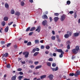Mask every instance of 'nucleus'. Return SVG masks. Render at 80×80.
<instances>
[{
  "label": "nucleus",
  "instance_id": "f257e3e1",
  "mask_svg": "<svg viewBox=\"0 0 80 80\" xmlns=\"http://www.w3.org/2000/svg\"><path fill=\"white\" fill-rule=\"evenodd\" d=\"M22 54L24 55L25 58H28L29 55V52H23Z\"/></svg>",
  "mask_w": 80,
  "mask_h": 80
},
{
  "label": "nucleus",
  "instance_id": "f03ea898",
  "mask_svg": "<svg viewBox=\"0 0 80 80\" xmlns=\"http://www.w3.org/2000/svg\"><path fill=\"white\" fill-rule=\"evenodd\" d=\"M65 18H66V16L65 15H62L61 16V18H60L61 21V22H63V21L65 19Z\"/></svg>",
  "mask_w": 80,
  "mask_h": 80
},
{
  "label": "nucleus",
  "instance_id": "7ed1b4c3",
  "mask_svg": "<svg viewBox=\"0 0 80 80\" xmlns=\"http://www.w3.org/2000/svg\"><path fill=\"white\" fill-rule=\"evenodd\" d=\"M37 28L35 30V32H37V31H38V33H39L41 30V27H40V26H38Z\"/></svg>",
  "mask_w": 80,
  "mask_h": 80
},
{
  "label": "nucleus",
  "instance_id": "20e7f679",
  "mask_svg": "<svg viewBox=\"0 0 80 80\" xmlns=\"http://www.w3.org/2000/svg\"><path fill=\"white\" fill-rule=\"evenodd\" d=\"M48 77L50 80H53V78L54 76L52 74H50L48 76Z\"/></svg>",
  "mask_w": 80,
  "mask_h": 80
},
{
  "label": "nucleus",
  "instance_id": "39448f33",
  "mask_svg": "<svg viewBox=\"0 0 80 80\" xmlns=\"http://www.w3.org/2000/svg\"><path fill=\"white\" fill-rule=\"evenodd\" d=\"M47 24V21L46 20L43 21L42 22V25L43 26H45Z\"/></svg>",
  "mask_w": 80,
  "mask_h": 80
},
{
  "label": "nucleus",
  "instance_id": "423d86ee",
  "mask_svg": "<svg viewBox=\"0 0 80 80\" xmlns=\"http://www.w3.org/2000/svg\"><path fill=\"white\" fill-rule=\"evenodd\" d=\"M72 53H74V54H77V53H78V51H77V50H76L75 49H72Z\"/></svg>",
  "mask_w": 80,
  "mask_h": 80
},
{
  "label": "nucleus",
  "instance_id": "0eeeda50",
  "mask_svg": "<svg viewBox=\"0 0 80 80\" xmlns=\"http://www.w3.org/2000/svg\"><path fill=\"white\" fill-rule=\"evenodd\" d=\"M8 53L6 52L5 54H2V58H3V57H8Z\"/></svg>",
  "mask_w": 80,
  "mask_h": 80
},
{
  "label": "nucleus",
  "instance_id": "6e6552de",
  "mask_svg": "<svg viewBox=\"0 0 80 80\" xmlns=\"http://www.w3.org/2000/svg\"><path fill=\"white\" fill-rule=\"evenodd\" d=\"M58 68L57 67H56V68H51V69L52 70V71H53V72H54V71H57V70H58Z\"/></svg>",
  "mask_w": 80,
  "mask_h": 80
},
{
  "label": "nucleus",
  "instance_id": "1a4fd4ad",
  "mask_svg": "<svg viewBox=\"0 0 80 80\" xmlns=\"http://www.w3.org/2000/svg\"><path fill=\"white\" fill-rule=\"evenodd\" d=\"M56 50L58 52H59V53H62V52H64L62 49H57Z\"/></svg>",
  "mask_w": 80,
  "mask_h": 80
},
{
  "label": "nucleus",
  "instance_id": "9d476101",
  "mask_svg": "<svg viewBox=\"0 0 80 80\" xmlns=\"http://www.w3.org/2000/svg\"><path fill=\"white\" fill-rule=\"evenodd\" d=\"M42 17L43 19H45V18L47 19L48 18V17L46 15H44L42 16Z\"/></svg>",
  "mask_w": 80,
  "mask_h": 80
},
{
  "label": "nucleus",
  "instance_id": "9b49d317",
  "mask_svg": "<svg viewBox=\"0 0 80 80\" xmlns=\"http://www.w3.org/2000/svg\"><path fill=\"white\" fill-rule=\"evenodd\" d=\"M15 15H17V16H19L20 15V13L18 12H15Z\"/></svg>",
  "mask_w": 80,
  "mask_h": 80
},
{
  "label": "nucleus",
  "instance_id": "f8f14e48",
  "mask_svg": "<svg viewBox=\"0 0 80 80\" xmlns=\"http://www.w3.org/2000/svg\"><path fill=\"white\" fill-rule=\"evenodd\" d=\"M69 34H65L64 36V37L65 38H69Z\"/></svg>",
  "mask_w": 80,
  "mask_h": 80
},
{
  "label": "nucleus",
  "instance_id": "ddd939ff",
  "mask_svg": "<svg viewBox=\"0 0 80 80\" xmlns=\"http://www.w3.org/2000/svg\"><path fill=\"white\" fill-rule=\"evenodd\" d=\"M8 26H7L5 29V31L6 33L8 32Z\"/></svg>",
  "mask_w": 80,
  "mask_h": 80
},
{
  "label": "nucleus",
  "instance_id": "4468645a",
  "mask_svg": "<svg viewBox=\"0 0 80 80\" xmlns=\"http://www.w3.org/2000/svg\"><path fill=\"white\" fill-rule=\"evenodd\" d=\"M74 37H78L79 36V33L78 32H76L74 33Z\"/></svg>",
  "mask_w": 80,
  "mask_h": 80
},
{
  "label": "nucleus",
  "instance_id": "2eb2a0df",
  "mask_svg": "<svg viewBox=\"0 0 80 80\" xmlns=\"http://www.w3.org/2000/svg\"><path fill=\"white\" fill-rule=\"evenodd\" d=\"M17 78V76L15 75L12 77V80H16V78Z\"/></svg>",
  "mask_w": 80,
  "mask_h": 80
},
{
  "label": "nucleus",
  "instance_id": "dca6fc26",
  "mask_svg": "<svg viewBox=\"0 0 80 80\" xmlns=\"http://www.w3.org/2000/svg\"><path fill=\"white\" fill-rule=\"evenodd\" d=\"M58 20V17H55L54 18V20L55 22H57Z\"/></svg>",
  "mask_w": 80,
  "mask_h": 80
},
{
  "label": "nucleus",
  "instance_id": "f3484780",
  "mask_svg": "<svg viewBox=\"0 0 80 80\" xmlns=\"http://www.w3.org/2000/svg\"><path fill=\"white\" fill-rule=\"evenodd\" d=\"M46 78V75H43L42 76H41L40 77L41 79H43V78Z\"/></svg>",
  "mask_w": 80,
  "mask_h": 80
},
{
  "label": "nucleus",
  "instance_id": "a211bd4d",
  "mask_svg": "<svg viewBox=\"0 0 80 80\" xmlns=\"http://www.w3.org/2000/svg\"><path fill=\"white\" fill-rule=\"evenodd\" d=\"M63 54H64V52H62L61 53V54L59 55L60 58H62V57H63Z\"/></svg>",
  "mask_w": 80,
  "mask_h": 80
},
{
  "label": "nucleus",
  "instance_id": "6ab92c4d",
  "mask_svg": "<svg viewBox=\"0 0 80 80\" xmlns=\"http://www.w3.org/2000/svg\"><path fill=\"white\" fill-rule=\"evenodd\" d=\"M78 52L79 50H80V48H79V46H76L75 48V49Z\"/></svg>",
  "mask_w": 80,
  "mask_h": 80
},
{
  "label": "nucleus",
  "instance_id": "aec40b11",
  "mask_svg": "<svg viewBox=\"0 0 80 80\" xmlns=\"http://www.w3.org/2000/svg\"><path fill=\"white\" fill-rule=\"evenodd\" d=\"M5 7L6 8H8L9 7V6L8 4L7 3H6L5 4Z\"/></svg>",
  "mask_w": 80,
  "mask_h": 80
},
{
  "label": "nucleus",
  "instance_id": "412c9836",
  "mask_svg": "<svg viewBox=\"0 0 80 80\" xmlns=\"http://www.w3.org/2000/svg\"><path fill=\"white\" fill-rule=\"evenodd\" d=\"M56 37L55 36H52L51 37V38L52 40H55Z\"/></svg>",
  "mask_w": 80,
  "mask_h": 80
},
{
  "label": "nucleus",
  "instance_id": "4be33fe9",
  "mask_svg": "<svg viewBox=\"0 0 80 80\" xmlns=\"http://www.w3.org/2000/svg\"><path fill=\"white\" fill-rule=\"evenodd\" d=\"M42 65L38 66L35 68V69H38L42 67Z\"/></svg>",
  "mask_w": 80,
  "mask_h": 80
},
{
  "label": "nucleus",
  "instance_id": "5701e85b",
  "mask_svg": "<svg viewBox=\"0 0 80 80\" xmlns=\"http://www.w3.org/2000/svg\"><path fill=\"white\" fill-rule=\"evenodd\" d=\"M8 17H6L4 18V21H8Z\"/></svg>",
  "mask_w": 80,
  "mask_h": 80
},
{
  "label": "nucleus",
  "instance_id": "b1692460",
  "mask_svg": "<svg viewBox=\"0 0 80 80\" xmlns=\"http://www.w3.org/2000/svg\"><path fill=\"white\" fill-rule=\"evenodd\" d=\"M35 30V27H33L31 28V29L30 30V31H33V30Z\"/></svg>",
  "mask_w": 80,
  "mask_h": 80
},
{
  "label": "nucleus",
  "instance_id": "393cba45",
  "mask_svg": "<svg viewBox=\"0 0 80 80\" xmlns=\"http://www.w3.org/2000/svg\"><path fill=\"white\" fill-rule=\"evenodd\" d=\"M1 25H2V26L4 27L5 25V21H3V22H2Z\"/></svg>",
  "mask_w": 80,
  "mask_h": 80
},
{
  "label": "nucleus",
  "instance_id": "a878e982",
  "mask_svg": "<svg viewBox=\"0 0 80 80\" xmlns=\"http://www.w3.org/2000/svg\"><path fill=\"white\" fill-rule=\"evenodd\" d=\"M20 3L21 6H24V5H25V3H24L23 1H22Z\"/></svg>",
  "mask_w": 80,
  "mask_h": 80
},
{
  "label": "nucleus",
  "instance_id": "bb28decb",
  "mask_svg": "<svg viewBox=\"0 0 80 80\" xmlns=\"http://www.w3.org/2000/svg\"><path fill=\"white\" fill-rule=\"evenodd\" d=\"M38 53H39V52H36L34 54L33 56H34V57H36V56H37V55Z\"/></svg>",
  "mask_w": 80,
  "mask_h": 80
},
{
  "label": "nucleus",
  "instance_id": "cd10ccee",
  "mask_svg": "<svg viewBox=\"0 0 80 80\" xmlns=\"http://www.w3.org/2000/svg\"><path fill=\"white\" fill-rule=\"evenodd\" d=\"M35 42L36 44H37V43H39V40H35Z\"/></svg>",
  "mask_w": 80,
  "mask_h": 80
},
{
  "label": "nucleus",
  "instance_id": "c85d7f7f",
  "mask_svg": "<svg viewBox=\"0 0 80 80\" xmlns=\"http://www.w3.org/2000/svg\"><path fill=\"white\" fill-rule=\"evenodd\" d=\"M27 45L28 46H30V45H32V42H28L27 44Z\"/></svg>",
  "mask_w": 80,
  "mask_h": 80
},
{
  "label": "nucleus",
  "instance_id": "c756f323",
  "mask_svg": "<svg viewBox=\"0 0 80 80\" xmlns=\"http://www.w3.org/2000/svg\"><path fill=\"white\" fill-rule=\"evenodd\" d=\"M11 13L12 14H14V13H15V11H14V10H11Z\"/></svg>",
  "mask_w": 80,
  "mask_h": 80
},
{
  "label": "nucleus",
  "instance_id": "7c9ffc66",
  "mask_svg": "<svg viewBox=\"0 0 80 80\" xmlns=\"http://www.w3.org/2000/svg\"><path fill=\"white\" fill-rule=\"evenodd\" d=\"M22 78H23V76H19L18 77V79L21 80V79H22Z\"/></svg>",
  "mask_w": 80,
  "mask_h": 80
},
{
  "label": "nucleus",
  "instance_id": "2f4dec72",
  "mask_svg": "<svg viewBox=\"0 0 80 80\" xmlns=\"http://www.w3.org/2000/svg\"><path fill=\"white\" fill-rule=\"evenodd\" d=\"M76 73H77L78 75H80V71L79 70H78L76 72Z\"/></svg>",
  "mask_w": 80,
  "mask_h": 80
},
{
  "label": "nucleus",
  "instance_id": "473e14b6",
  "mask_svg": "<svg viewBox=\"0 0 80 80\" xmlns=\"http://www.w3.org/2000/svg\"><path fill=\"white\" fill-rule=\"evenodd\" d=\"M70 3H71V2H70V1L68 0L67 1V5H70Z\"/></svg>",
  "mask_w": 80,
  "mask_h": 80
},
{
  "label": "nucleus",
  "instance_id": "72a5a7b5",
  "mask_svg": "<svg viewBox=\"0 0 80 80\" xmlns=\"http://www.w3.org/2000/svg\"><path fill=\"white\" fill-rule=\"evenodd\" d=\"M30 27H29L26 29V32H28V31L30 30Z\"/></svg>",
  "mask_w": 80,
  "mask_h": 80
},
{
  "label": "nucleus",
  "instance_id": "f704fd0d",
  "mask_svg": "<svg viewBox=\"0 0 80 80\" xmlns=\"http://www.w3.org/2000/svg\"><path fill=\"white\" fill-rule=\"evenodd\" d=\"M5 42L4 41H2L1 42V45H4V44H5Z\"/></svg>",
  "mask_w": 80,
  "mask_h": 80
},
{
  "label": "nucleus",
  "instance_id": "c9c22d12",
  "mask_svg": "<svg viewBox=\"0 0 80 80\" xmlns=\"http://www.w3.org/2000/svg\"><path fill=\"white\" fill-rule=\"evenodd\" d=\"M47 65L48 66V67H50V66H51V63H50V62H48L47 63Z\"/></svg>",
  "mask_w": 80,
  "mask_h": 80
},
{
  "label": "nucleus",
  "instance_id": "e433bc0d",
  "mask_svg": "<svg viewBox=\"0 0 80 80\" xmlns=\"http://www.w3.org/2000/svg\"><path fill=\"white\" fill-rule=\"evenodd\" d=\"M10 65H7L6 66L7 68H10Z\"/></svg>",
  "mask_w": 80,
  "mask_h": 80
},
{
  "label": "nucleus",
  "instance_id": "4c0bfd02",
  "mask_svg": "<svg viewBox=\"0 0 80 80\" xmlns=\"http://www.w3.org/2000/svg\"><path fill=\"white\" fill-rule=\"evenodd\" d=\"M69 76H72V77H73L74 75V73H70L69 74Z\"/></svg>",
  "mask_w": 80,
  "mask_h": 80
},
{
  "label": "nucleus",
  "instance_id": "58836bf2",
  "mask_svg": "<svg viewBox=\"0 0 80 80\" xmlns=\"http://www.w3.org/2000/svg\"><path fill=\"white\" fill-rule=\"evenodd\" d=\"M59 13H54V15L55 16H57V17H58V16L59 15Z\"/></svg>",
  "mask_w": 80,
  "mask_h": 80
},
{
  "label": "nucleus",
  "instance_id": "ea45409f",
  "mask_svg": "<svg viewBox=\"0 0 80 80\" xmlns=\"http://www.w3.org/2000/svg\"><path fill=\"white\" fill-rule=\"evenodd\" d=\"M67 48L69 50L70 49V44H68L67 46Z\"/></svg>",
  "mask_w": 80,
  "mask_h": 80
},
{
  "label": "nucleus",
  "instance_id": "a19ab883",
  "mask_svg": "<svg viewBox=\"0 0 80 80\" xmlns=\"http://www.w3.org/2000/svg\"><path fill=\"white\" fill-rule=\"evenodd\" d=\"M20 62H21L22 63V64H25V61H21Z\"/></svg>",
  "mask_w": 80,
  "mask_h": 80
},
{
  "label": "nucleus",
  "instance_id": "79ce46f5",
  "mask_svg": "<svg viewBox=\"0 0 80 80\" xmlns=\"http://www.w3.org/2000/svg\"><path fill=\"white\" fill-rule=\"evenodd\" d=\"M74 17L75 18H77V13L75 12L74 14Z\"/></svg>",
  "mask_w": 80,
  "mask_h": 80
},
{
  "label": "nucleus",
  "instance_id": "37998d69",
  "mask_svg": "<svg viewBox=\"0 0 80 80\" xmlns=\"http://www.w3.org/2000/svg\"><path fill=\"white\" fill-rule=\"evenodd\" d=\"M72 32H69V36H72Z\"/></svg>",
  "mask_w": 80,
  "mask_h": 80
},
{
  "label": "nucleus",
  "instance_id": "c03bdc74",
  "mask_svg": "<svg viewBox=\"0 0 80 80\" xmlns=\"http://www.w3.org/2000/svg\"><path fill=\"white\" fill-rule=\"evenodd\" d=\"M10 45H11V43H9L7 45V47H9L10 46Z\"/></svg>",
  "mask_w": 80,
  "mask_h": 80
},
{
  "label": "nucleus",
  "instance_id": "a18cd8bd",
  "mask_svg": "<svg viewBox=\"0 0 80 80\" xmlns=\"http://www.w3.org/2000/svg\"><path fill=\"white\" fill-rule=\"evenodd\" d=\"M41 49H44L45 48V47L43 45H42L41 46Z\"/></svg>",
  "mask_w": 80,
  "mask_h": 80
},
{
  "label": "nucleus",
  "instance_id": "49530a36",
  "mask_svg": "<svg viewBox=\"0 0 80 80\" xmlns=\"http://www.w3.org/2000/svg\"><path fill=\"white\" fill-rule=\"evenodd\" d=\"M56 66V64L55 63H53L52 64V66L53 67H55Z\"/></svg>",
  "mask_w": 80,
  "mask_h": 80
},
{
  "label": "nucleus",
  "instance_id": "de8ad7c7",
  "mask_svg": "<svg viewBox=\"0 0 80 80\" xmlns=\"http://www.w3.org/2000/svg\"><path fill=\"white\" fill-rule=\"evenodd\" d=\"M19 74H20V75H22L23 74V73L22 72H19Z\"/></svg>",
  "mask_w": 80,
  "mask_h": 80
},
{
  "label": "nucleus",
  "instance_id": "09e8293b",
  "mask_svg": "<svg viewBox=\"0 0 80 80\" xmlns=\"http://www.w3.org/2000/svg\"><path fill=\"white\" fill-rule=\"evenodd\" d=\"M14 48H17V44H15L14 45Z\"/></svg>",
  "mask_w": 80,
  "mask_h": 80
},
{
  "label": "nucleus",
  "instance_id": "8fccbe9b",
  "mask_svg": "<svg viewBox=\"0 0 80 80\" xmlns=\"http://www.w3.org/2000/svg\"><path fill=\"white\" fill-rule=\"evenodd\" d=\"M33 34V32H30L29 34V35H32V34Z\"/></svg>",
  "mask_w": 80,
  "mask_h": 80
},
{
  "label": "nucleus",
  "instance_id": "3c124183",
  "mask_svg": "<svg viewBox=\"0 0 80 80\" xmlns=\"http://www.w3.org/2000/svg\"><path fill=\"white\" fill-rule=\"evenodd\" d=\"M46 49H47L48 50V49H49V48H50V46H46Z\"/></svg>",
  "mask_w": 80,
  "mask_h": 80
},
{
  "label": "nucleus",
  "instance_id": "603ef678",
  "mask_svg": "<svg viewBox=\"0 0 80 80\" xmlns=\"http://www.w3.org/2000/svg\"><path fill=\"white\" fill-rule=\"evenodd\" d=\"M36 51V49L35 48H34L32 50V52L33 53H34V52H35V51Z\"/></svg>",
  "mask_w": 80,
  "mask_h": 80
},
{
  "label": "nucleus",
  "instance_id": "864d4df0",
  "mask_svg": "<svg viewBox=\"0 0 80 80\" xmlns=\"http://www.w3.org/2000/svg\"><path fill=\"white\" fill-rule=\"evenodd\" d=\"M35 49H36V51H38H38L40 50V49L38 48H36Z\"/></svg>",
  "mask_w": 80,
  "mask_h": 80
},
{
  "label": "nucleus",
  "instance_id": "5fc2aeb1",
  "mask_svg": "<svg viewBox=\"0 0 80 80\" xmlns=\"http://www.w3.org/2000/svg\"><path fill=\"white\" fill-rule=\"evenodd\" d=\"M22 68H18V71H22Z\"/></svg>",
  "mask_w": 80,
  "mask_h": 80
},
{
  "label": "nucleus",
  "instance_id": "6e6d98bb",
  "mask_svg": "<svg viewBox=\"0 0 80 80\" xmlns=\"http://www.w3.org/2000/svg\"><path fill=\"white\" fill-rule=\"evenodd\" d=\"M30 67L31 68H33L35 67V66L33 65L30 66Z\"/></svg>",
  "mask_w": 80,
  "mask_h": 80
},
{
  "label": "nucleus",
  "instance_id": "4d7b16f0",
  "mask_svg": "<svg viewBox=\"0 0 80 80\" xmlns=\"http://www.w3.org/2000/svg\"><path fill=\"white\" fill-rule=\"evenodd\" d=\"M67 44H70V42L69 41H68L66 42Z\"/></svg>",
  "mask_w": 80,
  "mask_h": 80
},
{
  "label": "nucleus",
  "instance_id": "13d9d810",
  "mask_svg": "<svg viewBox=\"0 0 80 80\" xmlns=\"http://www.w3.org/2000/svg\"><path fill=\"white\" fill-rule=\"evenodd\" d=\"M69 13H70V14H72V13H73V11H71L69 12Z\"/></svg>",
  "mask_w": 80,
  "mask_h": 80
},
{
  "label": "nucleus",
  "instance_id": "bf43d9fd",
  "mask_svg": "<svg viewBox=\"0 0 80 80\" xmlns=\"http://www.w3.org/2000/svg\"><path fill=\"white\" fill-rule=\"evenodd\" d=\"M49 20H50V22H52V18L51 17H50L49 18Z\"/></svg>",
  "mask_w": 80,
  "mask_h": 80
},
{
  "label": "nucleus",
  "instance_id": "052dcab7",
  "mask_svg": "<svg viewBox=\"0 0 80 80\" xmlns=\"http://www.w3.org/2000/svg\"><path fill=\"white\" fill-rule=\"evenodd\" d=\"M38 63V62L37 61L34 62V64L35 65H37Z\"/></svg>",
  "mask_w": 80,
  "mask_h": 80
},
{
  "label": "nucleus",
  "instance_id": "680f3d73",
  "mask_svg": "<svg viewBox=\"0 0 80 80\" xmlns=\"http://www.w3.org/2000/svg\"><path fill=\"white\" fill-rule=\"evenodd\" d=\"M29 63H31V64H32V63H33V61H29Z\"/></svg>",
  "mask_w": 80,
  "mask_h": 80
},
{
  "label": "nucleus",
  "instance_id": "e2e57ef3",
  "mask_svg": "<svg viewBox=\"0 0 80 80\" xmlns=\"http://www.w3.org/2000/svg\"><path fill=\"white\" fill-rule=\"evenodd\" d=\"M75 77H77V76H78V75L77 73H75L74 74V75Z\"/></svg>",
  "mask_w": 80,
  "mask_h": 80
},
{
  "label": "nucleus",
  "instance_id": "0e129e2a",
  "mask_svg": "<svg viewBox=\"0 0 80 80\" xmlns=\"http://www.w3.org/2000/svg\"><path fill=\"white\" fill-rule=\"evenodd\" d=\"M29 2L30 3H33V0H29Z\"/></svg>",
  "mask_w": 80,
  "mask_h": 80
},
{
  "label": "nucleus",
  "instance_id": "69168bd1",
  "mask_svg": "<svg viewBox=\"0 0 80 80\" xmlns=\"http://www.w3.org/2000/svg\"><path fill=\"white\" fill-rule=\"evenodd\" d=\"M56 37L58 39H59V35H57L56 36Z\"/></svg>",
  "mask_w": 80,
  "mask_h": 80
},
{
  "label": "nucleus",
  "instance_id": "338daca9",
  "mask_svg": "<svg viewBox=\"0 0 80 80\" xmlns=\"http://www.w3.org/2000/svg\"><path fill=\"white\" fill-rule=\"evenodd\" d=\"M48 60H53V58H50Z\"/></svg>",
  "mask_w": 80,
  "mask_h": 80
},
{
  "label": "nucleus",
  "instance_id": "774afa93",
  "mask_svg": "<svg viewBox=\"0 0 80 80\" xmlns=\"http://www.w3.org/2000/svg\"><path fill=\"white\" fill-rule=\"evenodd\" d=\"M23 80H30V79H28L27 78H24Z\"/></svg>",
  "mask_w": 80,
  "mask_h": 80
}]
</instances>
